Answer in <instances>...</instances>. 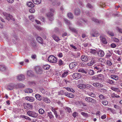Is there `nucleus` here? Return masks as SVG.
<instances>
[{
  "mask_svg": "<svg viewBox=\"0 0 122 122\" xmlns=\"http://www.w3.org/2000/svg\"><path fill=\"white\" fill-rule=\"evenodd\" d=\"M50 12H49L46 14V16L50 20L52 21L54 20V17L53 16V14L52 12H54L55 10L53 9H50Z\"/></svg>",
  "mask_w": 122,
  "mask_h": 122,
  "instance_id": "nucleus-1",
  "label": "nucleus"
},
{
  "mask_svg": "<svg viewBox=\"0 0 122 122\" xmlns=\"http://www.w3.org/2000/svg\"><path fill=\"white\" fill-rule=\"evenodd\" d=\"M48 61L50 62L55 63L57 62V58L53 55H50L48 58Z\"/></svg>",
  "mask_w": 122,
  "mask_h": 122,
  "instance_id": "nucleus-2",
  "label": "nucleus"
},
{
  "mask_svg": "<svg viewBox=\"0 0 122 122\" xmlns=\"http://www.w3.org/2000/svg\"><path fill=\"white\" fill-rule=\"evenodd\" d=\"M27 113L28 116L33 118H36L38 116V114L36 112L30 111H28Z\"/></svg>",
  "mask_w": 122,
  "mask_h": 122,
  "instance_id": "nucleus-3",
  "label": "nucleus"
},
{
  "mask_svg": "<svg viewBox=\"0 0 122 122\" xmlns=\"http://www.w3.org/2000/svg\"><path fill=\"white\" fill-rule=\"evenodd\" d=\"M85 100L88 102H91L92 103L95 104L96 102V100L90 97H86L85 99Z\"/></svg>",
  "mask_w": 122,
  "mask_h": 122,
  "instance_id": "nucleus-4",
  "label": "nucleus"
},
{
  "mask_svg": "<svg viewBox=\"0 0 122 122\" xmlns=\"http://www.w3.org/2000/svg\"><path fill=\"white\" fill-rule=\"evenodd\" d=\"M3 15L5 17V18L6 20H11L13 21L15 20V19L12 18V16L10 15L5 12H3Z\"/></svg>",
  "mask_w": 122,
  "mask_h": 122,
  "instance_id": "nucleus-5",
  "label": "nucleus"
},
{
  "mask_svg": "<svg viewBox=\"0 0 122 122\" xmlns=\"http://www.w3.org/2000/svg\"><path fill=\"white\" fill-rule=\"evenodd\" d=\"M90 34L91 36L93 37H97L99 35V33L95 30H92L91 31Z\"/></svg>",
  "mask_w": 122,
  "mask_h": 122,
  "instance_id": "nucleus-6",
  "label": "nucleus"
},
{
  "mask_svg": "<svg viewBox=\"0 0 122 122\" xmlns=\"http://www.w3.org/2000/svg\"><path fill=\"white\" fill-rule=\"evenodd\" d=\"M81 75L80 73H74L72 75V77L74 79L77 80L81 78Z\"/></svg>",
  "mask_w": 122,
  "mask_h": 122,
  "instance_id": "nucleus-7",
  "label": "nucleus"
},
{
  "mask_svg": "<svg viewBox=\"0 0 122 122\" xmlns=\"http://www.w3.org/2000/svg\"><path fill=\"white\" fill-rule=\"evenodd\" d=\"M100 40L103 44H107V40L104 36L102 35H101L100 36Z\"/></svg>",
  "mask_w": 122,
  "mask_h": 122,
  "instance_id": "nucleus-8",
  "label": "nucleus"
},
{
  "mask_svg": "<svg viewBox=\"0 0 122 122\" xmlns=\"http://www.w3.org/2000/svg\"><path fill=\"white\" fill-rule=\"evenodd\" d=\"M78 64L76 62H74L71 63L69 65V66L71 69H74L76 68V67L77 66Z\"/></svg>",
  "mask_w": 122,
  "mask_h": 122,
  "instance_id": "nucleus-9",
  "label": "nucleus"
},
{
  "mask_svg": "<svg viewBox=\"0 0 122 122\" xmlns=\"http://www.w3.org/2000/svg\"><path fill=\"white\" fill-rule=\"evenodd\" d=\"M35 70L36 73L38 74H41L42 72V69L40 66H36L35 68Z\"/></svg>",
  "mask_w": 122,
  "mask_h": 122,
  "instance_id": "nucleus-10",
  "label": "nucleus"
},
{
  "mask_svg": "<svg viewBox=\"0 0 122 122\" xmlns=\"http://www.w3.org/2000/svg\"><path fill=\"white\" fill-rule=\"evenodd\" d=\"M24 107L25 109L28 110L31 109L33 107V106L30 103H27L24 105Z\"/></svg>",
  "mask_w": 122,
  "mask_h": 122,
  "instance_id": "nucleus-11",
  "label": "nucleus"
},
{
  "mask_svg": "<svg viewBox=\"0 0 122 122\" xmlns=\"http://www.w3.org/2000/svg\"><path fill=\"white\" fill-rule=\"evenodd\" d=\"M83 23H84V24H87V21L86 20L82 19V21H78L77 23V24L79 26H82L83 25Z\"/></svg>",
  "mask_w": 122,
  "mask_h": 122,
  "instance_id": "nucleus-12",
  "label": "nucleus"
},
{
  "mask_svg": "<svg viewBox=\"0 0 122 122\" xmlns=\"http://www.w3.org/2000/svg\"><path fill=\"white\" fill-rule=\"evenodd\" d=\"M97 54L98 56L100 57H103L105 55L104 51L102 50H99L97 51Z\"/></svg>",
  "mask_w": 122,
  "mask_h": 122,
  "instance_id": "nucleus-13",
  "label": "nucleus"
},
{
  "mask_svg": "<svg viewBox=\"0 0 122 122\" xmlns=\"http://www.w3.org/2000/svg\"><path fill=\"white\" fill-rule=\"evenodd\" d=\"M15 85L13 83L10 84L7 86V89L8 90H13L14 87Z\"/></svg>",
  "mask_w": 122,
  "mask_h": 122,
  "instance_id": "nucleus-14",
  "label": "nucleus"
},
{
  "mask_svg": "<svg viewBox=\"0 0 122 122\" xmlns=\"http://www.w3.org/2000/svg\"><path fill=\"white\" fill-rule=\"evenodd\" d=\"M25 99L26 100H27L30 102H33L35 100L34 98L31 97H25Z\"/></svg>",
  "mask_w": 122,
  "mask_h": 122,
  "instance_id": "nucleus-15",
  "label": "nucleus"
},
{
  "mask_svg": "<svg viewBox=\"0 0 122 122\" xmlns=\"http://www.w3.org/2000/svg\"><path fill=\"white\" fill-rule=\"evenodd\" d=\"M17 79L19 81H21L24 80L25 79L24 75L23 74H20L17 76Z\"/></svg>",
  "mask_w": 122,
  "mask_h": 122,
  "instance_id": "nucleus-16",
  "label": "nucleus"
},
{
  "mask_svg": "<svg viewBox=\"0 0 122 122\" xmlns=\"http://www.w3.org/2000/svg\"><path fill=\"white\" fill-rule=\"evenodd\" d=\"M81 58L82 61H86L88 59V57L86 55H83L81 56Z\"/></svg>",
  "mask_w": 122,
  "mask_h": 122,
  "instance_id": "nucleus-17",
  "label": "nucleus"
},
{
  "mask_svg": "<svg viewBox=\"0 0 122 122\" xmlns=\"http://www.w3.org/2000/svg\"><path fill=\"white\" fill-rule=\"evenodd\" d=\"M64 94L66 96L70 98H73L74 97V95L72 94L69 93H65Z\"/></svg>",
  "mask_w": 122,
  "mask_h": 122,
  "instance_id": "nucleus-18",
  "label": "nucleus"
},
{
  "mask_svg": "<svg viewBox=\"0 0 122 122\" xmlns=\"http://www.w3.org/2000/svg\"><path fill=\"white\" fill-rule=\"evenodd\" d=\"M81 13L80 10L78 8H76L74 10V14L76 15H79Z\"/></svg>",
  "mask_w": 122,
  "mask_h": 122,
  "instance_id": "nucleus-19",
  "label": "nucleus"
},
{
  "mask_svg": "<svg viewBox=\"0 0 122 122\" xmlns=\"http://www.w3.org/2000/svg\"><path fill=\"white\" fill-rule=\"evenodd\" d=\"M35 97L36 99L39 101H41L42 100V98L41 96L38 94H35Z\"/></svg>",
  "mask_w": 122,
  "mask_h": 122,
  "instance_id": "nucleus-20",
  "label": "nucleus"
},
{
  "mask_svg": "<svg viewBox=\"0 0 122 122\" xmlns=\"http://www.w3.org/2000/svg\"><path fill=\"white\" fill-rule=\"evenodd\" d=\"M92 85L95 87H102L103 86L102 84L98 83H93Z\"/></svg>",
  "mask_w": 122,
  "mask_h": 122,
  "instance_id": "nucleus-21",
  "label": "nucleus"
},
{
  "mask_svg": "<svg viewBox=\"0 0 122 122\" xmlns=\"http://www.w3.org/2000/svg\"><path fill=\"white\" fill-rule=\"evenodd\" d=\"M97 80H103L104 78V76L102 74H100L97 75Z\"/></svg>",
  "mask_w": 122,
  "mask_h": 122,
  "instance_id": "nucleus-22",
  "label": "nucleus"
},
{
  "mask_svg": "<svg viewBox=\"0 0 122 122\" xmlns=\"http://www.w3.org/2000/svg\"><path fill=\"white\" fill-rule=\"evenodd\" d=\"M38 42L42 44H43V41L42 39L40 37H37L36 39Z\"/></svg>",
  "mask_w": 122,
  "mask_h": 122,
  "instance_id": "nucleus-23",
  "label": "nucleus"
},
{
  "mask_svg": "<svg viewBox=\"0 0 122 122\" xmlns=\"http://www.w3.org/2000/svg\"><path fill=\"white\" fill-rule=\"evenodd\" d=\"M24 92L25 93H30L32 92L33 91L32 89L29 88H27L25 90Z\"/></svg>",
  "mask_w": 122,
  "mask_h": 122,
  "instance_id": "nucleus-24",
  "label": "nucleus"
},
{
  "mask_svg": "<svg viewBox=\"0 0 122 122\" xmlns=\"http://www.w3.org/2000/svg\"><path fill=\"white\" fill-rule=\"evenodd\" d=\"M111 77L112 79L116 80H117L118 79V76L115 75H111Z\"/></svg>",
  "mask_w": 122,
  "mask_h": 122,
  "instance_id": "nucleus-25",
  "label": "nucleus"
},
{
  "mask_svg": "<svg viewBox=\"0 0 122 122\" xmlns=\"http://www.w3.org/2000/svg\"><path fill=\"white\" fill-rule=\"evenodd\" d=\"M52 38L54 40L57 42H58L60 40L59 37L56 36L55 35H53Z\"/></svg>",
  "mask_w": 122,
  "mask_h": 122,
  "instance_id": "nucleus-26",
  "label": "nucleus"
},
{
  "mask_svg": "<svg viewBox=\"0 0 122 122\" xmlns=\"http://www.w3.org/2000/svg\"><path fill=\"white\" fill-rule=\"evenodd\" d=\"M36 43L35 41L33 40L31 41L30 44L33 48H35L36 46Z\"/></svg>",
  "mask_w": 122,
  "mask_h": 122,
  "instance_id": "nucleus-27",
  "label": "nucleus"
},
{
  "mask_svg": "<svg viewBox=\"0 0 122 122\" xmlns=\"http://www.w3.org/2000/svg\"><path fill=\"white\" fill-rule=\"evenodd\" d=\"M33 3L35 4H39L41 2V0H32Z\"/></svg>",
  "mask_w": 122,
  "mask_h": 122,
  "instance_id": "nucleus-28",
  "label": "nucleus"
},
{
  "mask_svg": "<svg viewBox=\"0 0 122 122\" xmlns=\"http://www.w3.org/2000/svg\"><path fill=\"white\" fill-rule=\"evenodd\" d=\"M71 25L69 26V29L72 31L74 32H77L75 28L72 27Z\"/></svg>",
  "mask_w": 122,
  "mask_h": 122,
  "instance_id": "nucleus-29",
  "label": "nucleus"
},
{
  "mask_svg": "<svg viewBox=\"0 0 122 122\" xmlns=\"http://www.w3.org/2000/svg\"><path fill=\"white\" fill-rule=\"evenodd\" d=\"M27 74L29 76H31L33 75V72L32 71H28L27 72Z\"/></svg>",
  "mask_w": 122,
  "mask_h": 122,
  "instance_id": "nucleus-30",
  "label": "nucleus"
},
{
  "mask_svg": "<svg viewBox=\"0 0 122 122\" xmlns=\"http://www.w3.org/2000/svg\"><path fill=\"white\" fill-rule=\"evenodd\" d=\"M64 21L65 23L68 25V26L71 25V23L67 19L65 18L64 19Z\"/></svg>",
  "mask_w": 122,
  "mask_h": 122,
  "instance_id": "nucleus-31",
  "label": "nucleus"
},
{
  "mask_svg": "<svg viewBox=\"0 0 122 122\" xmlns=\"http://www.w3.org/2000/svg\"><path fill=\"white\" fill-rule=\"evenodd\" d=\"M96 57H92L91 58V60L90 62L92 63V64H93V65L96 62Z\"/></svg>",
  "mask_w": 122,
  "mask_h": 122,
  "instance_id": "nucleus-32",
  "label": "nucleus"
},
{
  "mask_svg": "<svg viewBox=\"0 0 122 122\" xmlns=\"http://www.w3.org/2000/svg\"><path fill=\"white\" fill-rule=\"evenodd\" d=\"M28 6L29 7H33L34 6V5L31 2H29L27 4Z\"/></svg>",
  "mask_w": 122,
  "mask_h": 122,
  "instance_id": "nucleus-33",
  "label": "nucleus"
},
{
  "mask_svg": "<svg viewBox=\"0 0 122 122\" xmlns=\"http://www.w3.org/2000/svg\"><path fill=\"white\" fill-rule=\"evenodd\" d=\"M85 85L82 84H80L78 85V88H86Z\"/></svg>",
  "mask_w": 122,
  "mask_h": 122,
  "instance_id": "nucleus-34",
  "label": "nucleus"
},
{
  "mask_svg": "<svg viewBox=\"0 0 122 122\" xmlns=\"http://www.w3.org/2000/svg\"><path fill=\"white\" fill-rule=\"evenodd\" d=\"M42 99L46 103H49L50 102V100L47 97H43Z\"/></svg>",
  "mask_w": 122,
  "mask_h": 122,
  "instance_id": "nucleus-35",
  "label": "nucleus"
},
{
  "mask_svg": "<svg viewBox=\"0 0 122 122\" xmlns=\"http://www.w3.org/2000/svg\"><path fill=\"white\" fill-rule=\"evenodd\" d=\"M6 67L4 65H0V71H3L5 70Z\"/></svg>",
  "mask_w": 122,
  "mask_h": 122,
  "instance_id": "nucleus-36",
  "label": "nucleus"
},
{
  "mask_svg": "<svg viewBox=\"0 0 122 122\" xmlns=\"http://www.w3.org/2000/svg\"><path fill=\"white\" fill-rule=\"evenodd\" d=\"M106 82L110 84H112L114 83V81L112 80L108 79L106 80Z\"/></svg>",
  "mask_w": 122,
  "mask_h": 122,
  "instance_id": "nucleus-37",
  "label": "nucleus"
},
{
  "mask_svg": "<svg viewBox=\"0 0 122 122\" xmlns=\"http://www.w3.org/2000/svg\"><path fill=\"white\" fill-rule=\"evenodd\" d=\"M67 15L68 17L70 19H72L73 17V14L71 13H69L67 14Z\"/></svg>",
  "mask_w": 122,
  "mask_h": 122,
  "instance_id": "nucleus-38",
  "label": "nucleus"
},
{
  "mask_svg": "<svg viewBox=\"0 0 122 122\" xmlns=\"http://www.w3.org/2000/svg\"><path fill=\"white\" fill-rule=\"evenodd\" d=\"M50 67L49 65H46L43 66V67L45 70L48 69Z\"/></svg>",
  "mask_w": 122,
  "mask_h": 122,
  "instance_id": "nucleus-39",
  "label": "nucleus"
},
{
  "mask_svg": "<svg viewBox=\"0 0 122 122\" xmlns=\"http://www.w3.org/2000/svg\"><path fill=\"white\" fill-rule=\"evenodd\" d=\"M68 74V72L67 71L64 72L62 74L61 77L62 78L66 76Z\"/></svg>",
  "mask_w": 122,
  "mask_h": 122,
  "instance_id": "nucleus-40",
  "label": "nucleus"
},
{
  "mask_svg": "<svg viewBox=\"0 0 122 122\" xmlns=\"http://www.w3.org/2000/svg\"><path fill=\"white\" fill-rule=\"evenodd\" d=\"M112 54V53L110 51H109L106 55V57L107 58H109L111 56Z\"/></svg>",
  "mask_w": 122,
  "mask_h": 122,
  "instance_id": "nucleus-41",
  "label": "nucleus"
},
{
  "mask_svg": "<svg viewBox=\"0 0 122 122\" xmlns=\"http://www.w3.org/2000/svg\"><path fill=\"white\" fill-rule=\"evenodd\" d=\"M25 86L24 85L21 83H18L17 85V86L19 88L24 87Z\"/></svg>",
  "mask_w": 122,
  "mask_h": 122,
  "instance_id": "nucleus-42",
  "label": "nucleus"
},
{
  "mask_svg": "<svg viewBox=\"0 0 122 122\" xmlns=\"http://www.w3.org/2000/svg\"><path fill=\"white\" fill-rule=\"evenodd\" d=\"M92 21L97 23H100V21L98 19H97L96 18H92Z\"/></svg>",
  "mask_w": 122,
  "mask_h": 122,
  "instance_id": "nucleus-43",
  "label": "nucleus"
},
{
  "mask_svg": "<svg viewBox=\"0 0 122 122\" xmlns=\"http://www.w3.org/2000/svg\"><path fill=\"white\" fill-rule=\"evenodd\" d=\"M111 97H116V98H119L120 97V96H119L118 95H117V94H116L114 93H113L111 95Z\"/></svg>",
  "mask_w": 122,
  "mask_h": 122,
  "instance_id": "nucleus-44",
  "label": "nucleus"
},
{
  "mask_svg": "<svg viewBox=\"0 0 122 122\" xmlns=\"http://www.w3.org/2000/svg\"><path fill=\"white\" fill-rule=\"evenodd\" d=\"M66 89L68 91L70 92H75L74 90L71 88L67 87L66 88Z\"/></svg>",
  "mask_w": 122,
  "mask_h": 122,
  "instance_id": "nucleus-45",
  "label": "nucleus"
},
{
  "mask_svg": "<svg viewBox=\"0 0 122 122\" xmlns=\"http://www.w3.org/2000/svg\"><path fill=\"white\" fill-rule=\"evenodd\" d=\"M36 29L39 31H43L44 30V29L40 26H37L36 27Z\"/></svg>",
  "mask_w": 122,
  "mask_h": 122,
  "instance_id": "nucleus-46",
  "label": "nucleus"
},
{
  "mask_svg": "<svg viewBox=\"0 0 122 122\" xmlns=\"http://www.w3.org/2000/svg\"><path fill=\"white\" fill-rule=\"evenodd\" d=\"M88 94L89 96L93 97H94L96 96L95 94L92 92H90L89 93H88Z\"/></svg>",
  "mask_w": 122,
  "mask_h": 122,
  "instance_id": "nucleus-47",
  "label": "nucleus"
},
{
  "mask_svg": "<svg viewBox=\"0 0 122 122\" xmlns=\"http://www.w3.org/2000/svg\"><path fill=\"white\" fill-rule=\"evenodd\" d=\"M39 112L40 114H42L44 113L45 111L42 109H40L39 110Z\"/></svg>",
  "mask_w": 122,
  "mask_h": 122,
  "instance_id": "nucleus-48",
  "label": "nucleus"
},
{
  "mask_svg": "<svg viewBox=\"0 0 122 122\" xmlns=\"http://www.w3.org/2000/svg\"><path fill=\"white\" fill-rule=\"evenodd\" d=\"M91 53L94 55L97 53V51L95 50H91L90 51Z\"/></svg>",
  "mask_w": 122,
  "mask_h": 122,
  "instance_id": "nucleus-49",
  "label": "nucleus"
},
{
  "mask_svg": "<svg viewBox=\"0 0 122 122\" xmlns=\"http://www.w3.org/2000/svg\"><path fill=\"white\" fill-rule=\"evenodd\" d=\"M55 102L57 103L61 107L63 106V104L60 101H57Z\"/></svg>",
  "mask_w": 122,
  "mask_h": 122,
  "instance_id": "nucleus-50",
  "label": "nucleus"
},
{
  "mask_svg": "<svg viewBox=\"0 0 122 122\" xmlns=\"http://www.w3.org/2000/svg\"><path fill=\"white\" fill-rule=\"evenodd\" d=\"M78 71L79 72L83 73L85 74H86L87 73L86 71L82 69H80Z\"/></svg>",
  "mask_w": 122,
  "mask_h": 122,
  "instance_id": "nucleus-51",
  "label": "nucleus"
},
{
  "mask_svg": "<svg viewBox=\"0 0 122 122\" xmlns=\"http://www.w3.org/2000/svg\"><path fill=\"white\" fill-rule=\"evenodd\" d=\"M29 19L31 21H33L34 20V17L32 15H30L29 17Z\"/></svg>",
  "mask_w": 122,
  "mask_h": 122,
  "instance_id": "nucleus-52",
  "label": "nucleus"
},
{
  "mask_svg": "<svg viewBox=\"0 0 122 122\" xmlns=\"http://www.w3.org/2000/svg\"><path fill=\"white\" fill-rule=\"evenodd\" d=\"M102 103L104 105L106 106L107 105L108 103V102L107 101L103 100L102 101Z\"/></svg>",
  "mask_w": 122,
  "mask_h": 122,
  "instance_id": "nucleus-53",
  "label": "nucleus"
},
{
  "mask_svg": "<svg viewBox=\"0 0 122 122\" xmlns=\"http://www.w3.org/2000/svg\"><path fill=\"white\" fill-rule=\"evenodd\" d=\"M58 62V63L59 65V66H60L63 64L64 62L62 61L61 59H60L59 60Z\"/></svg>",
  "mask_w": 122,
  "mask_h": 122,
  "instance_id": "nucleus-54",
  "label": "nucleus"
},
{
  "mask_svg": "<svg viewBox=\"0 0 122 122\" xmlns=\"http://www.w3.org/2000/svg\"><path fill=\"white\" fill-rule=\"evenodd\" d=\"M98 62H104L105 60L103 58H99L98 60Z\"/></svg>",
  "mask_w": 122,
  "mask_h": 122,
  "instance_id": "nucleus-55",
  "label": "nucleus"
},
{
  "mask_svg": "<svg viewBox=\"0 0 122 122\" xmlns=\"http://www.w3.org/2000/svg\"><path fill=\"white\" fill-rule=\"evenodd\" d=\"M48 115L50 118H52L53 117V116L52 114V113L51 112H48Z\"/></svg>",
  "mask_w": 122,
  "mask_h": 122,
  "instance_id": "nucleus-56",
  "label": "nucleus"
},
{
  "mask_svg": "<svg viewBox=\"0 0 122 122\" xmlns=\"http://www.w3.org/2000/svg\"><path fill=\"white\" fill-rule=\"evenodd\" d=\"M112 40L116 42H119V39H118L115 37H113L112 38Z\"/></svg>",
  "mask_w": 122,
  "mask_h": 122,
  "instance_id": "nucleus-57",
  "label": "nucleus"
},
{
  "mask_svg": "<svg viewBox=\"0 0 122 122\" xmlns=\"http://www.w3.org/2000/svg\"><path fill=\"white\" fill-rule=\"evenodd\" d=\"M28 84L30 85H34L36 84L35 82L34 81H30L28 82Z\"/></svg>",
  "mask_w": 122,
  "mask_h": 122,
  "instance_id": "nucleus-58",
  "label": "nucleus"
},
{
  "mask_svg": "<svg viewBox=\"0 0 122 122\" xmlns=\"http://www.w3.org/2000/svg\"><path fill=\"white\" fill-rule=\"evenodd\" d=\"M22 117L23 118H25V119L27 120H31V119L29 117L27 116H25V115H23L22 116Z\"/></svg>",
  "mask_w": 122,
  "mask_h": 122,
  "instance_id": "nucleus-59",
  "label": "nucleus"
},
{
  "mask_svg": "<svg viewBox=\"0 0 122 122\" xmlns=\"http://www.w3.org/2000/svg\"><path fill=\"white\" fill-rule=\"evenodd\" d=\"M52 111L54 112V114L56 115V117H57V112L56 111L55 109L54 108H52Z\"/></svg>",
  "mask_w": 122,
  "mask_h": 122,
  "instance_id": "nucleus-60",
  "label": "nucleus"
},
{
  "mask_svg": "<svg viewBox=\"0 0 122 122\" xmlns=\"http://www.w3.org/2000/svg\"><path fill=\"white\" fill-rule=\"evenodd\" d=\"M88 74L90 75H93L94 74L93 71L92 70H90L88 71Z\"/></svg>",
  "mask_w": 122,
  "mask_h": 122,
  "instance_id": "nucleus-61",
  "label": "nucleus"
},
{
  "mask_svg": "<svg viewBox=\"0 0 122 122\" xmlns=\"http://www.w3.org/2000/svg\"><path fill=\"white\" fill-rule=\"evenodd\" d=\"M107 64L108 65L111 66L112 65V63L110 61L107 60Z\"/></svg>",
  "mask_w": 122,
  "mask_h": 122,
  "instance_id": "nucleus-62",
  "label": "nucleus"
},
{
  "mask_svg": "<svg viewBox=\"0 0 122 122\" xmlns=\"http://www.w3.org/2000/svg\"><path fill=\"white\" fill-rule=\"evenodd\" d=\"M99 97L101 100L104 99L105 98V97L102 95H100L99 96Z\"/></svg>",
  "mask_w": 122,
  "mask_h": 122,
  "instance_id": "nucleus-63",
  "label": "nucleus"
},
{
  "mask_svg": "<svg viewBox=\"0 0 122 122\" xmlns=\"http://www.w3.org/2000/svg\"><path fill=\"white\" fill-rule=\"evenodd\" d=\"M107 33L111 36H114V34L112 32L108 31Z\"/></svg>",
  "mask_w": 122,
  "mask_h": 122,
  "instance_id": "nucleus-64",
  "label": "nucleus"
}]
</instances>
